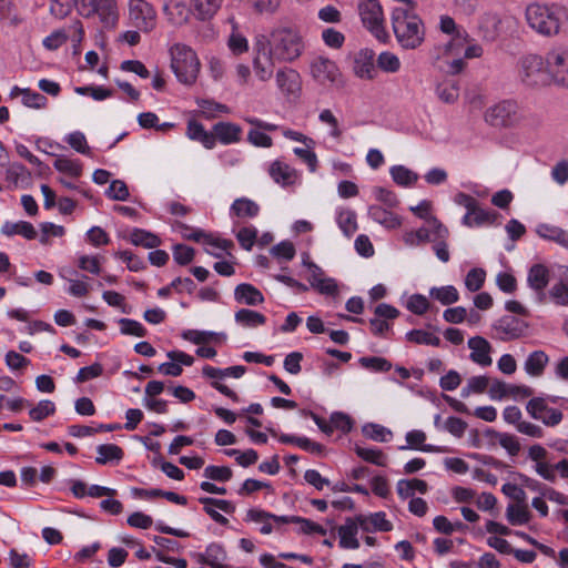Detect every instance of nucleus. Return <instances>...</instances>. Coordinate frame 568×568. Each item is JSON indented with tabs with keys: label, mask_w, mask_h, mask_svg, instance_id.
<instances>
[{
	"label": "nucleus",
	"mask_w": 568,
	"mask_h": 568,
	"mask_svg": "<svg viewBox=\"0 0 568 568\" xmlns=\"http://www.w3.org/2000/svg\"><path fill=\"white\" fill-rule=\"evenodd\" d=\"M408 6H397L393 9L390 20L395 38L406 50H414L425 40V26L415 12L416 3L407 1Z\"/></svg>",
	"instance_id": "nucleus-1"
},
{
	"label": "nucleus",
	"mask_w": 568,
	"mask_h": 568,
	"mask_svg": "<svg viewBox=\"0 0 568 568\" xmlns=\"http://www.w3.org/2000/svg\"><path fill=\"white\" fill-rule=\"evenodd\" d=\"M528 27L542 37H555L560 32L562 11L557 6L531 2L525 9Z\"/></svg>",
	"instance_id": "nucleus-2"
},
{
	"label": "nucleus",
	"mask_w": 568,
	"mask_h": 568,
	"mask_svg": "<svg viewBox=\"0 0 568 568\" xmlns=\"http://www.w3.org/2000/svg\"><path fill=\"white\" fill-rule=\"evenodd\" d=\"M268 50L278 62H292L304 50L303 38L298 30L292 27H278L266 36Z\"/></svg>",
	"instance_id": "nucleus-3"
},
{
	"label": "nucleus",
	"mask_w": 568,
	"mask_h": 568,
	"mask_svg": "<svg viewBox=\"0 0 568 568\" xmlns=\"http://www.w3.org/2000/svg\"><path fill=\"white\" fill-rule=\"evenodd\" d=\"M484 119L493 128L506 129L520 124L526 119V113L517 101L506 99L489 106Z\"/></svg>",
	"instance_id": "nucleus-4"
},
{
	"label": "nucleus",
	"mask_w": 568,
	"mask_h": 568,
	"mask_svg": "<svg viewBox=\"0 0 568 568\" xmlns=\"http://www.w3.org/2000/svg\"><path fill=\"white\" fill-rule=\"evenodd\" d=\"M171 68L178 80L184 84L195 82L200 72L196 53L187 45L176 43L171 48Z\"/></svg>",
	"instance_id": "nucleus-5"
},
{
	"label": "nucleus",
	"mask_w": 568,
	"mask_h": 568,
	"mask_svg": "<svg viewBox=\"0 0 568 568\" xmlns=\"http://www.w3.org/2000/svg\"><path fill=\"white\" fill-rule=\"evenodd\" d=\"M518 77L520 81L531 88L550 84L547 57L526 54L518 63Z\"/></svg>",
	"instance_id": "nucleus-6"
},
{
	"label": "nucleus",
	"mask_w": 568,
	"mask_h": 568,
	"mask_svg": "<svg viewBox=\"0 0 568 568\" xmlns=\"http://www.w3.org/2000/svg\"><path fill=\"white\" fill-rule=\"evenodd\" d=\"M277 59L268 50L265 34H258L253 42L252 71L260 82H268L275 70Z\"/></svg>",
	"instance_id": "nucleus-7"
},
{
	"label": "nucleus",
	"mask_w": 568,
	"mask_h": 568,
	"mask_svg": "<svg viewBox=\"0 0 568 568\" xmlns=\"http://www.w3.org/2000/svg\"><path fill=\"white\" fill-rule=\"evenodd\" d=\"M310 69L312 78L323 87L339 89L345 84L338 65L328 58L316 57L312 60Z\"/></svg>",
	"instance_id": "nucleus-8"
},
{
	"label": "nucleus",
	"mask_w": 568,
	"mask_h": 568,
	"mask_svg": "<svg viewBox=\"0 0 568 568\" xmlns=\"http://www.w3.org/2000/svg\"><path fill=\"white\" fill-rule=\"evenodd\" d=\"M74 3L81 16L97 14L104 27H114L118 21L115 0H74Z\"/></svg>",
	"instance_id": "nucleus-9"
},
{
	"label": "nucleus",
	"mask_w": 568,
	"mask_h": 568,
	"mask_svg": "<svg viewBox=\"0 0 568 568\" xmlns=\"http://www.w3.org/2000/svg\"><path fill=\"white\" fill-rule=\"evenodd\" d=\"M362 23L376 39L384 41L387 32L384 28V14L382 6L377 0H362L357 6Z\"/></svg>",
	"instance_id": "nucleus-10"
},
{
	"label": "nucleus",
	"mask_w": 568,
	"mask_h": 568,
	"mask_svg": "<svg viewBox=\"0 0 568 568\" xmlns=\"http://www.w3.org/2000/svg\"><path fill=\"white\" fill-rule=\"evenodd\" d=\"M529 416L540 420L545 426L555 427L562 420L561 410L549 406L548 399L544 397H532L526 405Z\"/></svg>",
	"instance_id": "nucleus-11"
},
{
	"label": "nucleus",
	"mask_w": 568,
	"mask_h": 568,
	"mask_svg": "<svg viewBox=\"0 0 568 568\" xmlns=\"http://www.w3.org/2000/svg\"><path fill=\"white\" fill-rule=\"evenodd\" d=\"M129 18L134 27L144 32L153 30L156 24V12L145 0L129 1Z\"/></svg>",
	"instance_id": "nucleus-12"
},
{
	"label": "nucleus",
	"mask_w": 568,
	"mask_h": 568,
	"mask_svg": "<svg viewBox=\"0 0 568 568\" xmlns=\"http://www.w3.org/2000/svg\"><path fill=\"white\" fill-rule=\"evenodd\" d=\"M550 83L568 88V49L555 48L547 52Z\"/></svg>",
	"instance_id": "nucleus-13"
},
{
	"label": "nucleus",
	"mask_w": 568,
	"mask_h": 568,
	"mask_svg": "<svg viewBox=\"0 0 568 568\" xmlns=\"http://www.w3.org/2000/svg\"><path fill=\"white\" fill-rule=\"evenodd\" d=\"M459 49L455 43V39L446 42L445 44L436 45L432 50V57L435 60L437 67L444 70L447 74L456 75L460 73L465 69V61L462 58H455L452 61L447 62V68L444 69L440 64V61L448 55H458Z\"/></svg>",
	"instance_id": "nucleus-14"
},
{
	"label": "nucleus",
	"mask_w": 568,
	"mask_h": 568,
	"mask_svg": "<svg viewBox=\"0 0 568 568\" xmlns=\"http://www.w3.org/2000/svg\"><path fill=\"white\" fill-rule=\"evenodd\" d=\"M493 328L499 339L511 341L521 337L528 324L514 315H505L494 323Z\"/></svg>",
	"instance_id": "nucleus-15"
},
{
	"label": "nucleus",
	"mask_w": 568,
	"mask_h": 568,
	"mask_svg": "<svg viewBox=\"0 0 568 568\" xmlns=\"http://www.w3.org/2000/svg\"><path fill=\"white\" fill-rule=\"evenodd\" d=\"M550 281L549 268L541 263H537L530 266L527 274V284L536 293V301L538 304L546 302L545 288L548 286Z\"/></svg>",
	"instance_id": "nucleus-16"
},
{
	"label": "nucleus",
	"mask_w": 568,
	"mask_h": 568,
	"mask_svg": "<svg viewBox=\"0 0 568 568\" xmlns=\"http://www.w3.org/2000/svg\"><path fill=\"white\" fill-rule=\"evenodd\" d=\"M199 501L204 506V511L217 524L222 526H226L229 524V519L220 514L217 509L226 513L233 514L235 511V506L233 503L226 499H216L212 497H201Z\"/></svg>",
	"instance_id": "nucleus-17"
},
{
	"label": "nucleus",
	"mask_w": 568,
	"mask_h": 568,
	"mask_svg": "<svg viewBox=\"0 0 568 568\" xmlns=\"http://www.w3.org/2000/svg\"><path fill=\"white\" fill-rule=\"evenodd\" d=\"M307 281L312 288L323 295H335L337 293V283L332 277H325L324 271L317 265L312 264L308 268Z\"/></svg>",
	"instance_id": "nucleus-18"
},
{
	"label": "nucleus",
	"mask_w": 568,
	"mask_h": 568,
	"mask_svg": "<svg viewBox=\"0 0 568 568\" xmlns=\"http://www.w3.org/2000/svg\"><path fill=\"white\" fill-rule=\"evenodd\" d=\"M467 344L470 349L469 358L474 363L483 367L491 365L493 358L490 356V353L493 351V347L486 338L481 336H474L468 339Z\"/></svg>",
	"instance_id": "nucleus-19"
},
{
	"label": "nucleus",
	"mask_w": 568,
	"mask_h": 568,
	"mask_svg": "<svg viewBox=\"0 0 568 568\" xmlns=\"http://www.w3.org/2000/svg\"><path fill=\"white\" fill-rule=\"evenodd\" d=\"M448 235V229L439 220H433V237L430 242H433V251L437 258L443 263H447L450 258L447 245Z\"/></svg>",
	"instance_id": "nucleus-20"
},
{
	"label": "nucleus",
	"mask_w": 568,
	"mask_h": 568,
	"mask_svg": "<svg viewBox=\"0 0 568 568\" xmlns=\"http://www.w3.org/2000/svg\"><path fill=\"white\" fill-rule=\"evenodd\" d=\"M353 72L357 78L372 80L376 74L374 53L371 50H361L354 58Z\"/></svg>",
	"instance_id": "nucleus-21"
},
{
	"label": "nucleus",
	"mask_w": 568,
	"mask_h": 568,
	"mask_svg": "<svg viewBox=\"0 0 568 568\" xmlns=\"http://www.w3.org/2000/svg\"><path fill=\"white\" fill-rule=\"evenodd\" d=\"M357 521L361 529L366 532H387L393 529V524L386 518V514L384 511H377L368 516L359 515L357 516Z\"/></svg>",
	"instance_id": "nucleus-22"
},
{
	"label": "nucleus",
	"mask_w": 568,
	"mask_h": 568,
	"mask_svg": "<svg viewBox=\"0 0 568 568\" xmlns=\"http://www.w3.org/2000/svg\"><path fill=\"white\" fill-rule=\"evenodd\" d=\"M277 88L285 95H296L301 89L300 74L293 69H281L275 75Z\"/></svg>",
	"instance_id": "nucleus-23"
},
{
	"label": "nucleus",
	"mask_w": 568,
	"mask_h": 568,
	"mask_svg": "<svg viewBox=\"0 0 568 568\" xmlns=\"http://www.w3.org/2000/svg\"><path fill=\"white\" fill-rule=\"evenodd\" d=\"M200 561L211 568H232L225 564L227 558L224 547L220 544H210L203 554L199 555Z\"/></svg>",
	"instance_id": "nucleus-24"
},
{
	"label": "nucleus",
	"mask_w": 568,
	"mask_h": 568,
	"mask_svg": "<svg viewBox=\"0 0 568 568\" xmlns=\"http://www.w3.org/2000/svg\"><path fill=\"white\" fill-rule=\"evenodd\" d=\"M358 521L355 519H347L346 523L338 528L339 547L344 549H357L359 541L357 539Z\"/></svg>",
	"instance_id": "nucleus-25"
},
{
	"label": "nucleus",
	"mask_w": 568,
	"mask_h": 568,
	"mask_svg": "<svg viewBox=\"0 0 568 568\" xmlns=\"http://www.w3.org/2000/svg\"><path fill=\"white\" fill-rule=\"evenodd\" d=\"M536 233L539 237L557 243L568 250V231L548 223H540L536 226Z\"/></svg>",
	"instance_id": "nucleus-26"
},
{
	"label": "nucleus",
	"mask_w": 568,
	"mask_h": 568,
	"mask_svg": "<svg viewBox=\"0 0 568 568\" xmlns=\"http://www.w3.org/2000/svg\"><path fill=\"white\" fill-rule=\"evenodd\" d=\"M215 141L219 140L223 144L236 143L241 140L242 129L232 122H217L213 126Z\"/></svg>",
	"instance_id": "nucleus-27"
},
{
	"label": "nucleus",
	"mask_w": 568,
	"mask_h": 568,
	"mask_svg": "<svg viewBox=\"0 0 568 568\" xmlns=\"http://www.w3.org/2000/svg\"><path fill=\"white\" fill-rule=\"evenodd\" d=\"M368 216L387 230H395L402 225V220L398 215L381 205H371L368 207Z\"/></svg>",
	"instance_id": "nucleus-28"
},
{
	"label": "nucleus",
	"mask_w": 568,
	"mask_h": 568,
	"mask_svg": "<svg viewBox=\"0 0 568 568\" xmlns=\"http://www.w3.org/2000/svg\"><path fill=\"white\" fill-rule=\"evenodd\" d=\"M234 298L236 302L250 306H256L264 302V296L261 291L248 283H242L235 287Z\"/></svg>",
	"instance_id": "nucleus-29"
},
{
	"label": "nucleus",
	"mask_w": 568,
	"mask_h": 568,
	"mask_svg": "<svg viewBox=\"0 0 568 568\" xmlns=\"http://www.w3.org/2000/svg\"><path fill=\"white\" fill-rule=\"evenodd\" d=\"M548 363L549 356L544 351H534L527 356L524 369L531 377H540Z\"/></svg>",
	"instance_id": "nucleus-30"
},
{
	"label": "nucleus",
	"mask_w": 568,
	"mask_h": 568,
	"mask_svg": "<svg viewBox=\"0 0 568 568\" xmlns=\"http://www.w3.org/2000/svg\"><path fill=\"white\" fill-rule=\"evenodd\" d=\"M164 13L173 26H182L187 22L191 10L182 1L170 0L164 6Z\"/></svg>",
	"instance_id": "nucleus-31"
},
{
	"label": "nucleus",
	"mask_w": 568,
	"mask_h": 568,
	"mask_svg": "<svg viewBox=\"0 0 568 568\" xmlns=\"http://www.w3.org/2000/svg\"><path fill=\"white\" fill-rule=\"evenodd\" d=\"M268 173L275 183L283 186L291 185L295 182L296 172L288 164L282 161H274L268 169Z\"/></svg>",
	"instance_id": "nucleus-32"
},
{
	"label": "nucleus",
	"mask_w": 568,
	"mask_h": 568,
	"mask_svg": "<svg viewBox=\"0 0 568 568\" xmlns=\"http://www.w3.org/2000/svg\"><path fill=\"white\" fill-rule=\"evenodd\" d=\"M186 135L189 139L202 143L206 149H213L215 146L214 134L207 132L204 126L195 120L187 122Z\"/></svg>",
	"instance_id": "nucleus-33"
},
{
	"label": "nucleus",
	"mask_w": 568,
	"mask_h": 568,
	"mask_svg": "<svg viewBox=\"0 0 568 568\" xmlns=\"http://www.w3.org/2000/svg\"><path fill=\"white\" fill-rule=\"evenodd\" d=\"M506 518L513 526L526 525L531 519L528 505L525 501L509 504L506 508Z\"/></svg>",
	"instance_id": "nucleus-34"
},
{
	"label": "nucleus",
	"mask_w": 568,
	"mask_h": 568,
	"mask_svg": "<svg viewBox=\"0 0 568 568\" xmlns=\"http://www.w3.org/2000/svg\"><path fill=\"white\" fill-rule=\"evenodd\" d=\"M1 233L6 236L21 235L27 240H33L37 237L34 226L27 221H6L1 226Z\"/></svg>",
	"instance_id": "nucleus-35"
},
{
	"label": "nucleus",
	"mask_w": 568,
	"mask_h": 568,
	"mask_svg": "<svg viewBox=\"0 0 568 568\" xmlns=\"http://www.w3.org/2000/svg\"><path fill=\"white\" fill-rule=\"evenodd\" d=\"M205 251L214 257H221L223 252H227L234 246L231 240L221 239L210 233H205L202 240Z\"/></svg>",
	"instance_id": "nucleus-36"
},
{
	"label": "nucleus",
	"mask_w": 568,
	"mask_h": 568,
	"mask_svg": "<svg viewBox=\"0 0 568 568\" xmlns=\"http://www.w3.org/2000/svg\"><path fill=\"white\" fill-rule=\"evenodd\" d=\"M236 324L245 328H255L266 323V317L256 311L250 308H241L235 315Z\"/></svg>",
	"instance_id": "nucleus-37"
},
{
	"label": "nucleus",
	"mask_w": 568,
	"mask_h": 568,
	"mask_svg": "<svg viewBox=\"0 0 568 568\" xmlns=\"http://www.w3.org/2000/svg\"><path fill=\"white\" fill-rule=\"evenodd\" d=\"M459 84L456 80L445 79L436 85V94L444 103H455L459 98Z\"/></svg>",
	"instance_id": "nucleus-38"
},
{
	"label": "nucleus",
	"mask_w": 568,
	"mask_h": 568,
	"mask_svg": "<svg viewBox=\"0 0 568 568\" xmlns=\"http://www.w3.org/2000/svg\"><path fill=\"white\" fill-rule=\"evenodd\" d=\"M336 223L347 237H351L357 231L356 213L351 209L337 210Z\"/></svg>",
	"instance_id": "nucleus-39"
},
{
	"label": "nucleus",
	"mask_w": 568,
	"mask_h": 568,
	"mask_svg": "<svg viewBox=\"0 0 568 568\" xmlns=\"http://www.w3.org/2000/svg\"><path fill=\"white\" fill-rule=\"evenodd\" d=\"M10 95L12 98L21 95L22 97V103L26 106L34 108V109H41L47 104V98L36 91H32L30 89H21L19 87H13Z\"/></svg>",
	"instance_id": "nucleus-40"
},
{
	"label": "nucleus",
	"mask_w": 568,
	"mask_h": 568,
	"mask_svg": "<svg viewBox=\"0 0 568 568\" xmlns=\"http://www.w3.org/2000/svg\"><path fill=\"white\" fill-rule=\"evenodd\" d=\"M231 213L237 217H255L260 212V206L247 197L236 199L230 209Z\"/></svg>",
	"instance_id": "nucleus-41"
},
{
	"label": "nucleus",
	"mask_w": 568,
	"mask_h": 568,
	"mask_svg": "<svg viewBox=\"0 0 568 568\" xmlns=\"http://www.w3.org/2000/svg\"><path fill=\"white\" fill-rule=\"evenodd\" d=\"M486 436L496 438L499 445L506 449L510 456H516L520 450V443L515 435L507 433H499L494 429H487Z\"/></svg>",
	"instance_id": "nucleus-42"
},
{
	"label": "nucleus",
	"mask_w": 568,
	"mask_h": 568,
	"mask_svg": "<svg viewBox=\"0 0 568 568\" xmlns=\"http://www.w3.org/2000/svg\"><path fill=\"white\" fill-rule=\"evenodd\" d=\"M95 462L105 465L111 462H120L123 458V450L115 444H102L97 447Z\"/></svg>",
	"instance_id": "nucleus-43"
},
{
	"label": "nucleus",
	"mask_w": 568,
	"mask_h": 568,
	"mask_svg": "<svg viewBox=\"0 0 568 568\" xmlns=\"http://www.w3.org/2000/svg\"><path fill=\"white\" fill-rule=\"evenodd\" d=\"M433 237V226H422L416 231H407L403 234V241L407 246L416 247L430 242Z\"/></svg>",
	"instance_id": "nucleus-44"
},
{
	"label": "nucleus",
	"mask_w": 568,
	"mask_h": 568,
	"mask_svg": "<svg viewBox=\"0 0 568 568\" xmlns=\"http://www.w3.org/2000/svg\"><path fill=\"white\" fill-rule=\"evenodd\" d=\"M393 181L400 186H412L418 180V174L404 165H393L389 169Z\"/></svg>",
	"instance_id": "nucleus-45"
},
{
	"label": "nucleus",
	"mask_w": 568,
	"mask_h": 568,
	"mask_svg": "<svg viewBox=\"0 0 568 568\" xmlns=\"http://www.w3.org/2000/svg\"><path fill=\"white\" fill-rule=\"evenodd\" d=\"M130 241L133 245L145 248H155L161 244L158 235L142 229H133L130 233Z\"/></svg>",
	"instance_id": "nucleus-46"
},
{
	"label": "nucleus",
	"mask_w": 568,
	"mask_h": 568,
	"mask_svg": "<svg viewBox=\"0 0 568 568\" xmlns=\"http://www.w3.org/2000/svg\"><path fill=\"white\" fill-rule=\"evenodd\" d=\"M226 45L234 57H240L250 49L248 40L236 27H233L232 32L229 34Z\"/></svg>",
	"instance_id": "nucleus-47"
},
{
	"label": "nucleus",
	"mask_w": 568,
	"mask_h": 568,
	"mask_svg": "<svg viewBox=\"0 0 568 568\" xmlns=\"http://www.w3.org/2000/svg\"><path fill=\"white\" fill-rule=\"evenodd\" d=\"M407 445L400 446L399 449H416L422 452H436L433 445H425L426 434L423 430L414 429L405 436Z\"/></svg>",
	"instance_id": "nucleus-48"
},
{
	"label": "nucleus",
	"mask_w": 568,
	"mask_h": 568,
	"mask_svg": "<svg viewBox=\"0 0 568 568\" xmlns=\"http://www.w3.org/2000/svg\"><path fill=\"white\" fill-rule=\"evenodd\" d=\"M429 296L443 305H450L459 300V293L453 285L432 287L429 290Z\"/></svg>",
	"instance_id": "nucleus-49"
},
{
	"label": "nucleus",
	"mask_w": 568,
	"mask_h": 568,
	"mask_svg": "<svg viewBox=\"0 0 568 568\" xmlns=\"http://www.w3.org/2000/svg\"><path fill=\"white\" fill-rule=\"evenodd\" d=\"M405 338L407 342L417 345H430L435 347L440 346V338L437 335L424 329L408 331L405 335Z\"/></svg>",
	"instance_id": "nucleus-50"
},
{
	"label": "nucleus",
	"mask_w": 568,
	"mask_h": 568,
	"mask_svg": "<svg viewBox=\"0 0 568 568\" xmlns=\"http://www.w3.org/2000/svg\"><path fill=\"white\" fill-rule=\"evenodd\" d=\"M53 168L71 178H79L82 174V165L80 161L72 160L67 156H58L53 162Z\"/></svg>",
	"instance_id": "nucleus-51"
},
{
	"label": "nucleus",
	"mask_w": 568,
	"mask_h": 568,
	"mask_svg": "<svg viewBox=\"0 0 568 568\" xmlns=\"http://www.w3.org/2000/svg\"><path fill=\"white\" fill-rule=\"evenodd\" d=\"M355 453L358 457L364 459L367 463H372L376 466H386L387 457L386 455L378 448H365L361 446H356Z\"/></svg>",
	"instance_id": "nucleus-52"
},
{
	"label": "nucleus",
	"mask_w": 568,
	"mask_h": 568,
	"mask_svg": "<svg viewBox=\"0 0 568 568\" xmlns=\"http://www.w3.org/2000/svg\"><path fill=\"white\" fill-rule=\"evenodd\" d=\"M363 434L367 438L376 440V442H381V443H386V442L390 440L392 435H393L388 428H386L379 424H374V423L364 425Z\"/></svg>",
	"instance_id": "nucleus-53"
},
{
	"label": "nucleus",
	"mask_w": 568,
	"mask_h": 568,
	"mask_svg": "<svg viewBox=\"0 0 568 568\" xmlns=\"http://www.w3.org/2000/svg\"><path fill=\"white\" fill-rule=\"evenodd\" d=\"M271 514L261 509L252 508L246 514V520L262 525L261 532L263 535H268L272 532L273 527L271 524Z\"/></svg>",
	"instance_id": "nucleus-54"
},
{
	"label": "nucleus",
	"mask_w": 568,
	"mask_h": 568,
	"mask_svg": "<svg viewBox=\"0 0 568 568\" xmlns=\"http://www.w3.org/2000/svg\"><path fill=\"white\" fill-rule=\"evenodd\" d=\"M201 19L211 18L221 8L222 0H191Z\"/></svg>",
	"instance_id": "nucleus-55"
},
{
	"label": "nucleus",
	"mask_w": 568,
	"mask_h": 568,
	"mask_svg": "<svg viewBox=\"0 0 568 568\" xmlns=\"http://www.w3.org/2000/svg\"><path fill=\"white\" fill-rule=\"evenodd\" d=\"M55 413V405L50 399L40 400L29 410V416L34 422H41Z\"/></svg>",
	"instance_id": "nucleus-56"
},
{
	"label": "nucleus",
	"mask_w": 568,
	"mask_h": 568,
	"mask_svg": "<svg viewBox=\"0 0 568 568\" xmlns=\"http://www.w3.org/2000/svg\"><path fill=\"white\" fill-rule=\"evenodd\" d=\"M318 120L322 123L329 125L331 130L328 134L331 138H333L336 141L341 140L343 131L339 128L337 118L333 114V112L329 109L322 110L321 113L318 114Z\"/></svg>",
	"instance_id": "nucleus-57"
},
{
	"label": "nucleus",
	"mask_w": 568,
	"mask_h": 568,
	"mask_svg": "<svg viewBox=\"0 0 568 568\" xmlns=\"http://www.w3.org/2000/svg\"><path fill=\"white\" fill-rule=\"evenodd\" d=\"M102 257L100 255H79L78 267L84 272L99 275L101 273Z\"/></svg>",
	"instance_id": "nucleus-58"
},
{
	"label": "nucleus",
	"mask_w": 568,
	"mask_h": 568,
	"mask_svg": "<svg viewBox=\"0 0 568 568\" xmlns=\"http://www.w3.org/2000/svg\"><path fill=\"white\" fill-rule=\"evenodd\" d=\"M118 323L120 325V332L123 335L144 337L148 333L146 328L135 320L120 318Z\"/></svg>",
	"instance_id": "nucleus-59"
},
{
	"label": "nucleus",
	"mask_w": 568,
	"mask_h": 568,
	"mask_svg": "<svg viewBox=\"0 0 568 568\" xmlns=\"http://www.w3.org/2000/svg\"><path fill=\"white\" fill-rule=\"evenodd\" d=\"M358 363L362 367L373 372H388L392 368L389 361L378 356L361 357Z\"/></svg>",
	"instance_id": "nucleus-60"
},
{
	"label": "nucleus",
	"mask_w": 568,
	"mask_h": 568,
	"mask_svg": "<svg viewBox=\"0 0 568 568\" xmlns=\"http://www.w3.org/2000/svg\"><path fill=\"white\" fill-rule=\"evenodd\" d=\"M486 272L483 268H471L465 277V286L469 292L479 291L485 283Z\"/></svg>",
	"instance_id": "nucleus-61"
},
{
	"label": "nucleus",
	"mask_w": 568,
	"mask_h": 568,
	"mask_svg": "<svg viewBox=\"0 0 568 568\" xmlns=\"http://www.w3.org/2000/svg\"><path fill=\"white\" fill-rule=\"evenodd\" d=\"M377 65L385 72L395 73L400 68V61L396 54L384 51L377 58Z\"/></svg>",
	"instance_id": "nucleus-62"
},
{
	"label": "nucleus",
	"mask_w": 568,
	"mask_h": 568,
	"mask_svg": "<svg viewBox=\"0 0 568 568\" xmlns=\"http://www.w3.org/2000/svg\"><path fill=\"white\" fill-rule=\"evenodd\" d=\"M236 239L242 248L251 251L257 239V230L254 226H244L236 233Z\"/></svg>",
	"instance_id": "nucleus-63"
},
{
	"label": "nucleus",
	"mask_w": 568,
	"mask_h": 568,
	"mask_svg": "<svg viewBox=\"0 0 568 568\" xmlns=\"http://www.w3.org/2000/svg\"><path fill=\"white\" fill-rule=\"evenodd\" d=\"M549 297L555 304L560 306L568 305V283L560 281L551 286L549 290Z\"/></svg>",
	"instance_id": "nucleus-64"
}]
</instances>
